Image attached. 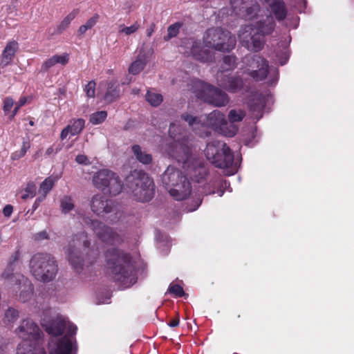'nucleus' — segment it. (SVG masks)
I'll use <instances>...</instances> for the list:
<instances>
[{"mask_svg":"<svg viewBox=\"0 0 354 354\" xmlns=\"http://www.w3.org/2000/svg\"><path fill=\"white\" fill-rule=\"evenodd\" d=\"M14 105V100L11 97H6L4 100V104H3V111L6 113H8L10 111L12 106Z\"/></svg>","mask_w":354,"mask_h":354,"instance_id":"50","label":"nucleus"},{"mask_svg":"<svg viewBox=\"0 0 354 354\" xmlns=\"http://www.w3.org/2000/svg\"><path fill=\"white\" fill-rule=\"evenodd\" d=\"M223 73H221V74L218 73L217 75V81L221 86L232 93H236L242 88L243 81L240 77H227L225 75L220 79Z\"/></svg>","mask_w":354,"mask_h":354,"instance_id":"22","label":"nucleus"},{"mask_svg":"<svg viewBox=\"0 0 354 354\" xmlns=\"http://www.w3.org/2000/svg\"><path fill=\"white\" fill-rule=\"evenodd\" d=\"M19 317V310L12 307H8L4 312L2 322L6 326H12Z\"/></svg>","mask_w":354,"mask_h":354,"instance_id":"30","label":"nucleus"},{"mask_svg":"<svg viewBox=\"0 0 354 354\" xmlns=\"http://www.w3.org/2000/svg\"><path fill=\"white\" fill-rule=\"evenodd\" d=\"M224 152H225V154H226V155L228 153L230 154L232 156V158L234 159L233 153H232L230 149L227 146H226L225 148H223L222 151H221V153L218 155L217 158L220 159L221 160H223L225 158Z\"/></svg>","mask_w":354,"mask_h":354,"instance_id":"54","label":"nucleus"},{"mask_svg":"<svg viewBox=\"0 0 354 354\" xmlns=\"http://www.w3.org/2000/svg\"><path fill=\"white\" fill-rule=\"evenodd\" d=\"M214 193H215L214 191H212V192H209V194H214Z\"/></svg>","mask_w":354,"mask_h":354,"instance_id":"64","label":"nucleus"},{"mask_svg":"<svg viewBox=\"0 0 354 354\" xmlns=\"http://www.w3.org/2000/svg\"><path fill=\"white\" fill-rule=\"evenodd\" d=\"M132 151L136 156V158L142 164H149L151 162V155L142 151L139 145H133L132 147Z\"/></svg>","mask_w":354,"mask_h":354,"instance_id":"34","label":"nucleus"},{"mask_svg":"<svg viewBox=\"0 0 354 354\" xmlns=\"http://www.w3.org/2000/svg\"><path fill=\"white\" fill-rule=\"evenodd\" d=\"M68 60L69 55L68 53H64L62 55H55L46 59L42 64L41 69L43 71H47L57 64H60L63 66H65L68 64Z\"/></svg>","mask_w":354,"mask_h":354,"instance_id":"28","label":"nucleus"},{"mask_svg":"<svg viewBox=\"0 0 354 354\" xmlns=\"http://www.w3.org/2000/svg\"><path fill=\"white\" fill-rule=\"evenodd\" d=\"M140 28V25L138 22H135L130 26H125L124 25H120L119 27V32L124 34L126 35H130L134 32H136Z\"/></svg>","mask_w":354,"mask_h":354,"instance_id":"43","label":"nucleus"},{"mask_svg":"<svg viewBox=\"0 0 354 354\" xmlns=\"http://www.w3.org/2000/svg\"><path fill=\"white\" fill-rule=\"evenodd\" d=\"M275 27L272 16H268L265 21H259L257 24H248L242 26L239 34L240 42L248 50L259 52L264 44V36L271 34Z\"/></svg>","mask_w":354,"mask_h":354,"instance_id":"3","label":"nucleus"},{"mask_svg":"<svg viewBox=\"0 0 354 354\" xmlns=\"http://www.w3.org/2000/svg\"><path fill=\"white\" fill-rule=\"evenodd\" d=\"M90 241L87 235L84 233L75 235L68 243L66 249L67 258L72 267L77 271L80 272L84 266H88L93 263V261L86 259L82 256L80 250L84 249L86 252L88 250Z\"/></svg>","mask_w":354,"mask_h":354,"instance_id":"9","label":"nucleus"},{"mask_svg":"<svg viewBox=\"0 0 354 354\" xmlns=\"http://www.w3.org/2000/svg\"><path fill=\"white\" fill-rule=\"evenodd\" d=\"M75 160L77 163L82 165H87L90 164L88 157L84 154L77 155L75 158Z\"/></svg>","mask_w":354,"mask_h":354,"instance_id":"51","label":"nucleus"},{"mask_svg":"<svg viewBox=\"0 0 354 354\" xmlns=\"http://www.w3.org/2000/svg\"><path fill=\"white\" fill-rule=\"evenodd\" d=\"M245 65V73L249 75L255 81L264 80L270 73L272 78L268 84L272 85L278 80V70L269 69L268 62L259 55H247L243 59Z\"/></svg>","mask_w":354,"mask_h":354,"instance_id":"8","label":"nucleus"},{"mask_svg":"<svg viewBox=\"0 0 354 354\" xmlns=\"http://www.w3.org/2000/svg\"><path fill=\"white\" fill-rule=\"evenodd\" d=\"M182 26L183 23L181 22H176L169 26L167 28V34L164 36V40L169 41L171 39L176 37L180 32V30Z\"/></svg>","mask_w":354,"mask_h":354,"instance_id":"38","label":"nucleus"},{"mask_svg":"<svg viewBox=\"0 0 354 354\" xmlns=\"http://www.w3.org/2000/svg\"><path fill=\"white\" fill-rule=\"evenodd\" d=\"M83 221L102 241L112 245L119 243L121 241L120 236L112 228L107 227L102 222L97 220H92L88 217L84 218Z\"/></svg>","mask_w":354,"mask_h":354,"instance_id":"13","label":"nucleus"},{"mask_svg":"<svg viewBox=\"0 0 354 354\" xmlns=\"http://www.w3.org/2000/svg\"><path fill=\"white\" fill-rule=\"evenodd\" d=\"M37 192V186L33 183H28L26 187V188L21 191V198L23 200H26L28 198H33Z\"/></svg>","mask_w":354,"mask_h":354,"instance_id":"40","label":"nucleus"},{"mask_svg":"<svg viewBox=\"0 0 354 354\" xmlns=\"http://www.w3.org/2000/svg\"><path fill=\"white\" fill-rule=\"evenodd\" d=\"M223 192H223V190L219 191V192H218V193L219 196H223Z\"/></svg>","mask_w":354,"mask_h":354,"instance_id":"62","label":"nucleus"},{"mask_svg":"<svg viewBox=\"0 0 354 354\" xmlns=\"http://www.w3.org/2000/svg\"><path fill=\"white\" fill-rule=\"evenodd\" d=\"M185 178L186 176L183 174L181 171L174 167L169 166L162 176V182L167 191L169 192L171 188H174Z\"/></svg>","mask_w":354,"mask_h":354,"instance_id":"19","label":"nucleus"},{"mask_svg":"<svg viewBox=\"0 0 354 354\" xmlns=\"http://www.w3.org/2000/svg\"><path fill=\"white\" fill-rule=\"evenodd\" d=\"M201 200H199V199H198L197 201H196L194 202V204L193 207H185V210H186V211H187V212H189L194 211V210H196V209L199 207V205H201Z\"/></svg>","mask_w":354,"mask_h":354,"instance_id":"57","label":"nucleus"},{"mask_svg":"<svg viewBox=\"0 0 354 354\" xmlns=\"http://www.w3.org/2000/svg\"><path fill=\"white\" fill-rule=\"evenodd\" d=\"M155 29L156 24L154 23H151V24H149V26L147 27L146 30L147 36L150 37L155 31Z\"/></svg>","mask_w":354,"mask_h":354,"instance_id":"56","label":"nucleus"},{"mask_svg":"<svg viewBox=\"0 0 354 354\" xmlns=\"http://www.w3.org/2000/svg\"><path fill=\"white\" fill-rule=\"evenodd\" d=\"M127 187L134 200L138 202H147L154 195V183L147 174L133 171L127 179Z\"/></svg>","mask_w":354,"mask_h":354,"instance_id":"6","label":"nucleus"},{"mask_svg":"<svg viewBox=\"0 0 354 354\" xmlns=\"http://www.w3.org/2000/svg\"><path fill=\"white\" fill-rule=\"evenodd\" d=\"M226 144L218 140H214L209 142L205 149V155L206 158L216 167L219 168H228L233 163V158L230 154H225L223 160L218 159V155L222 151L223 148L226 147Z\"/></svg>","mask_w":354,"mask_h":354,"instance_id":"14","label":"nucleus"},{"mask_svg":"<svg viewBox=\"0 0 354 354\" xmlns=\"http://www.w3.org/2000/svg\"><path fill=\"white\" fill-rule=\"evenodd\" d=\"M100 15L97 13L94 14L90 17L85 24L80 26L77 31L79 37H82L85 35L88 30L92 29L98 22Z\"/></svg>","mask_w":354,"mask_h":354,"instance_id":"32","label":"nucleus"},{"mask_svg":"<svg viewBox=\"0 0 354 354\" xmlns=\"http://www.w3.org/2000/svg\"><path fill=\"white\" fill-rule=\"evenodd\" d=\"M186 44L190 46V53L195 59L201 62H211L214 61V53L210 50H203L200 41L189 39Z\"/></svg>","mask_w":354,"mask_h":354,"instance_id":"17","label":"nucleus"},{"mask_svg":"<svg viewBox=\"0 0 354 354\" xmlns=\"http://www.w3.org/2000/svg\"><path fill=\"white\" fill-rule=\"evenodd\" d=\"M146 100L152 106H159L162 100V95L158 93H156L153 91H148L146 94Z\"/></svg>","mask_w":354,"mask_h":354,"instance_id":"37","label":"nucleus"},{"mask_svg":"<svg viewBox=\"0 0 354 354\" xmlns=\"http://www.w3.org/2000/svg\"><path fill=\"white\" fill-rule=\"evenodd\" d=\"M230 3L233 13L247 20L257 18L260 12L256 0H230Z\"/></svg>","mask_w":354,"mask_h":354,"instance_id":"16","label":"nucleus"},{"mask_svg":"<svg viewBox=\"0 0 354 354\" xmlns=\"http://www.w3.org/2000/svg\"><path fill=\"white\" fill-rule=\"evenodd\" d=\"M46 198V196H44V195H41L40 196H39L35 201L33 205H32V207H33V209L35 210L39 205L40 203L42 202L44 198Z\"/></svg>","mask_w":354,"mask_h":354,"instance_id":"58","label":"nucleus"},{"mask_svg":"<svg viewBox=\"0 0 354 354\" xmlns=\"http://www.w3.org/2000/svg\"><path fill=\"white\" fill-rule=\"evenodd\" d=\"M105 261L112 278L122 288H129L136 282L135 268L129 254L119 249H109L105 253Z\"/></svg>","mask_w":354,"mask_h":354,"instance_id":"2","label":"nucleus"},{"mask_svg":"<svg viewBox=\"0 0 354 354\" xmlns=\"http://www.w3.org/2000/svg\"><path fill=\"white\" fill-rule=\"evenodd\" d=\"M266 104V97L259 93L252 94L248 102L252 117L257 120L262 118Z\"/></svg>","mask_w":354,"mask_h":354,"instance_id":"20","label":"nucleus"},{"mask_svg":"<svg viewBox=\"0 0 354 354\" xmlns=\"http://www.w3.org/2000/svg\"><path fill=\"white\" fill-rule=\"evenodd\" d=\"M58 178L49 176L46 178L40 185L39 193L46 196L47 194L52 189Z\"/></svg>","mask_w":354,"mask_h":354,"instance_id":"35","label":"nucleus"},{"mask_svg":"<svg viewBox=\"0 0 354 354\" xmlns=\"http://www.w3.org/2000/svg\"><path fill=\"white\" fill-rule=\"evenodd\" d=\"M269 3L271 12L278 21H282L287 16V9L283 0H264Z\"/></svg>","mask_w":354,"mask_h":354,"instance_id":"25","label":"nucleus"},{"mask_svg":"<svg viewBox=\"0 0 354 354\" xmlns=\"http://www.w3.org/2000/svg\"><path fill=\"white\" fill-rule=\"evenodd\" d=\"M27 102V98L26 97H22L19 99V102L16 104V106L13 111L12 116L14 117L18 112L19 109L21 106L26 104Z\"/></svg>","mask_w":354,"mask_h":354,"instance_id":"52","label":"nucleus"},{"mask_svg":"<svg viewBox=\"0 0 354 354\" xmlns=\"http://www.w3.org/2000/svg\"><path fill=\"white\" fill-rule=\"evenodd\" d=\"M28 148H29V145H28V143H27V142H24V143H23V146H22V147H21V150H20V151H19V154L17 153V152L15 153L12 155V158H13L14 159H16V158H20L23 157V156L26 154V151H27V150H28Z\"/></svg>","mask_w":354,"mask_h":354,"instance_id":"49","label":"nucleus"},{"mask_svg":"<svg viewBox=\"0 0 354 354\" xmlns=\"http://www.w3.org/2000/svg\"><path fill=\"white\" fill-rule=\"evenodd\" d=\"M191 192V184L186 177L174 188H171L169 193L175 200L183 201L188 198Z\"/></svg>","mask_w":354,"mask_h":354,"instance_id":"21","label":"nucleus"},{"mask_svg":"<svg viewBox=\"0 0 354 354\" xmlns=\"http://www.w3.org/2000/svg\"><path fill=\"white\" fill-rule=\"evenodd\" d=\"M13 212V207L11 205H6L3 209V214L6 217H10Z\"/></svg>","mask_w":354,"mask_h":354,"instance_id":"55","label":"nucleus"},{"mask_svg":"<svg viewBox=\"0 0 354 354\" xmlns=\"http://www.w3.org/2000/svg\"><path fill=\"white\" fill-rule=\"evenodd\" d=\"M18 47V43L16 41L12 40L7 43L1 54L0 66L5 67L12 61Z\"/></svg>","mask_w":354,"mask_h":354,"instance_id":"26","label":"nucleus"},{"mask_svg":"<svg viewBox=\"0 0 354 354\" xmlns=\"http://www.w3.org/2000/svg\"><path fill=\"white\" fill-rule=\"evenodd\" d=\"M245 116V111L241 109H231L227 115L230 124H234V122H241Z\"/></svg>","mask_w":354,"mask_h":354,"instance_id":"36","label":"nucleus"},{"mask_svg":"<svg viewBox=\"0 0 354 354\" xmlns=\"http://www.w3.org/2000/svg\"><path fill=\"white\" fill-rule=\"evenodd\" d=\"M120 95V88L116 81L111 82L108 85L107 91L104 99L108 102H111L117 99Z\"/></svg>","mask_w":354,"mask_h":354,"instance_id":"33","label":"nucleus"},{"mask_svg":"<svg viewBox=\"0 0 354 354\" xmlns=\"http://www.w3.org/2000/svg\"><path fill=\"white\" fill-rule=\"evenodd\" d=\"M80 9L74 8L58 24L55 30V34H61L66 30L71 21L79 15Z\"/></svg>","mask_w":354,"mask_h":354,"instance_id":"29","label":"nucleus"},{"mask_svg":"<svg viewBox=\"0 0 354 354\" xmlns=\"http://www.w3.org/2000/svg\"><path fill=\"white\" fill-rule=\"evenodd\" d=\"M169 135L173 140L169 147V156L181 163L182 167L190 175L192 171L196 172L197 169L205 172L201 160L192 155L189 147L190 134L188 131L178 122H174L169 126Z\"/></svg>","mask_w":354,"mask_h":354,"instance_id":"1","label":"nucleus"},{"mask_svg":"<svg viewBox=\"0 0 354 354\" xmlns=\"http://www.w3.org/2000/svg\"><path fill=\"white\" fill-rule=\"evenodd\" d=\"M200 84L203 89L196 91L198 98L215 106H224L228 104L230 99L225 93L207 84L200 82Z\"/></svg>","mask_w":354,"mask_h":354,"instance_id":"15","label":"nucleus"},{"mask_svg":"<svg viewBox=\"0 0 354 354\" xmlns=\"http://www.w3.org/2000/svg\"><path fill=\"white\" fill-rule=\"evenodd\" d=\"M182 120L187 122L189 128L200 136H203L201 129L203 128V116L197 117L189 113H183L180 115Z\"/></svg>","mask_w":354,"mask_h":354,"instance_id":"24","label":"nucleus"},{"mask_svg":"<svg viewBox=\"0 0 354 354\" xmlns=\"http://www.w3.org/2000/svg\"><path fill=\"white\" fill-rule=\"evenodd\" d=\"M113 203L101 194L94 195L91 201V209L98 216H104L112 212Z\"/></svg>","mask_w":354,"mask_h":354,"instance_id":"18","label":"nucleus"},{"mask_svg":"<svg viewBox=\"0 0 354 354\" xmlns=\"http://www.w3.org/2000/svg\"><path fill=\"white\" fill-rule=\"evenodd\" d=\"M168 291L169 293L173 294L178 297H180L184 295V290L183 288L178 284L171 283L169 286Z\"/></svg>","mask_w":354,"mask_h":354,"instance_id":"45","label":"nucleus"},{"mask_svg":"<svg viewBox=\"0 0 354 354\" xmlns=\"http://www.w3.org/2000/svg\"><path fill=\"white\" fill-rule=\"evenodd\" d=\"M277 56L278 57H280V55H279L278 53H277ZM281 56H282L281 58H279V62L281 65H283V64H285L287 62V61L288 59V57H289V53H288V50L287 47H285L283 49V50L281 52Z\"/></svg>","mask_w":354,"mask_h":354,"instance_id":"48","label":"nucleus"},{"mask_svg":"<svg viewBox=\"0 0 354 354\" xmlns=\"http://www.w3.org/2000/svg\"><path fill=\"white\" fill-rule=\"evenodd\" d=\"M95 83L93 81L89 82L85 86V91L86 95L89 97H93L95 96Z\"/></svg>","mask_w":354,"mask_h":354,"instance_id":"46","label":"nucleus"},{"mask_svg":"<svg viewBox=\"0 0 354 354\" xmlns=\"http://www.w3.org/2000/svg\"><path fill=\"white\" fill-rule=\"evenodd\" d=\"M179 324V318L177 317L173 320H171L169 323V326H171V327H176Z\"/></svg>","mask_w":354,"mask_h":354,"instance_id":"59","label":"nucleus"},{"mask_svg":"<svg viewBox=\"0 0 354 354\" xmlns=\"http://www.w3.org/2000/svg\"><path fill=\"white\" fill-rule=\"evenodd\" d=\"M203 128L209 127L227 137H233L238 131L234 124H228L225 115L218 110L213 111L203 117Z\"/></svg>","mask_w":354,"mask_h":354,"instance_id":"12","label":"nucleus"},{"mask_svg":"<svg viewBox=\"0 0 354 354\" xmlns=\"http://www.w3.org/2000/svg\"><path fill=\"white\" fill-rule=\"evenodd\" d=\"M147 63L145 55L140 51L136 61L129 68V72L133 75H137L145 68Z\"/></svg>","mask_w":354,"mask_h":354,"instance_id":"31","label":"nucleus"},{"mask_svg":"<svg viewBox=\"0 0 354 354\" xmlns=\"http://www.w3.org/2000/svg\"><path fill=\"white\" fill-rule=\"evenodd\" d=\"M93 185L98 189L112 195L120 194L123 184L119 176L109 169H101L93 176Z\"/></svg>","mask_w":354,"mask_h":354,"instance_id":"11","label":"nucleus"},{"mask_svg":"<svg viewBox=\"0 0 354 354\" xmlns=\"http://www.w3.org/2000/svg\"><path fill=\"white\" fill-rule=\"evenodd\" d=\"M19 283V290L20 291L19 295V299L22 302L29 301L33 294V285L31 281L24 276H20V278L17 279Z\"/></svg>","mask_w":354,"mask_h":354,"instance_id":"23","label":"nucleus"},{"mask_svg":"<svg viewBox=\"0 0 354 354\" xmlns=\"http://www.w3.org/2000/svg\"><path fill=\"white\" fill-rule=\"evenodd\" d=\"M30 125H33V122L32 121L30 122Z\"/></svg>","mask_w":354,"mask_h":354,"instance_id":"63","label":"nucleus"},{"mask_svg":"<svg viewBox=\"0 0 354 354\" xmlns=\"http://www.w3.org/2000/svg\"><path fill=\"white\" fill-rule=\"evenodd\" d=\"M29 268L35 279L44 283L53 281L58 271L55 258L47 253L35 254L30 261Z\"/></svg>","mask_w":354,"mask_h":354,"instance_id":"7","label":"nucleus"},{"mask_svg":"<svg viewBox=\"0 0 354 354\" xmlns=\"http://www.w3.org/2000/svg\"><path fill=\"white\" fill-rule=\"evenodd\" d=\"M74 207L73 201L70 196H65L61 198L60 207L62 213H68L74 209Z\"/></svg>","mask_w":354,"mask_h":354,"instance_id":"39","label":"nucleus"},{"mask_svg":"<svg viewBox=\"0 0 354 354\" xmlns=\"http://www.w3.org/2000/svg\"><path fill=\"white\" fill-rule=\"evenodd\" d=\"M138 92H139V89H133V93L134 94H138Z\"/></svg>","mask_w":354,"mask_h":354,"instance_id":"61","label":"nucleus"},{"mask_svg":"<svg viewBox=\"0 0 354 354\" xmlns=\"http://www.w3.org/2000/svg\"><path fill=\"white\" fill-rule=\"evenodd\" d=\"M14 270L15 268L8 265L6 268L1 274V277L6 280H9L11 281H13L15 279V284L17 285L19 283V281L17 279L20 278V276L21 275L19 274H14Z\"/></svg>","mask_w":354,"mask_h":354,"instance_id":"41","label":"nucleus"},{"mask_svg":"<svg viewBox=\"0 0 354 354\" xmlns=\"http://www.w3.org/2000/svg\"><path fill=\"white\" fill-rule=\"evenodd\" d=\"M54 150L53 147H49L46 149V153L47 155H50L52 153H53Z\"/></svg>","mask_w":354,"mask_h":354,"instance_id":"60","label":"nucleus"},{"mask_svg":"<svg viewBox=\"0 0 354 354\" xmlns=\"http://www.w3.org/2000/svg\"><path fill=\"white\" fill-rule=\"evenodd\" d=\"M236 59L234 56L227 55L223 57V69L227 71L236 66Z\"/></svg>","mask_w":354,"mask_h":354,"instance_id":"44","label":"nucleus"},{"mask_svg":"<svg viewBox=\"0 0 354 354\" xmlns=\"http://www.w3.org/2000/svg\"><path fill=\"white\" fill-rule=\"evenodd\" d=\"M85 120L79 118L74 120L71 124L67 125L60 133L61 140H64L69 134L72 136L78 135L84 128Z\"/></svg>","mask_w":354,"mask_h":354,"instance_id":"27","label":"nucleus"},{"mask_svg":"<svg viewBox=\"0 0 354 354\" xmlns=\"http://www.w3.org/2000/svg\"><path fill=\"white\" fill-rule=\"evenodd\" d=\"M15 333L23 340L17 347V354H46L44 348L39 346L41 332L31 319H22Z\"/></svg>","mask_w":354,"mask_h":354,"instance_id":"5","label":"nucleus"},{"mask_svg":"<svg viewBox=\"0 0 354 354\" xmlns=\"http://www.w3.org/2000/svg\"><path fill=\"white\" fill-rule=\"evenodd\" d=\"M203 39L206 47L223 52L232 50L236 42L235 37L228 30L220 28L208 29Z\"/></svg>","mask_w":354,"mask_h":354,"instance_id":"10","label":"nucleus"},{"mask_svg":"<svg viewBox=\"0 0 354 354\" xmlns=\"http://www.w3.org/2000/svg\"><path fill=\"white\" fill-rule=\"evenodd\" d=\"M107 117V113L105 111H97L90 115L89 121L94 125L99 124L104 121Z\"/></svg>","mask_w":354,"mask_h":354,"instance_id":"42","label":"nucleus"},{"mask_svg":"<svg viewBox=\"0 0 354 354\" xmlns=\"http://www.w3.org/2000/svg\"><path fill=\"white\" fill-rule=\"evenodd\" d=\"M21 257L20 252L19 250L15 251L10 257L8 265L15 268L16 263L18 262Z\"/></svg>","mask_w":354,"mask_h":354,"instance_id":"47","label":"nucleus"},{"mask_svg":"<svg viewBox=\"0 0 354 354\" xmlns=\"http://www.w3.org/2000/svg\"><path fill=\"white\" fill-rule=\"evenodd\" d=\"M48 234L46 230L39 232L34 234V239L36 241H41L44 239H48Z\"/></svg>","mask_w":354,"mask_h":354,"instance_id":"53","label":"nucleus"},{"mask_svg":"<svg viewBox=\"0 0 354 354\" xmlns=\"http://www.w3.org/2000/svg\"><path fill=\"white\" fill-rule=\"evenodd\" d=\"M46 332L52 336L61 335L66 330V335L61 338L52 339L48 344L49 354H71L73 342L70 338L76 333L77 327L72 323L58 317L46 328Z\"/></svg>","mask_w":354,"mask_h":354,"instance_id":"4","label":"nucleus"}]
</instances>
